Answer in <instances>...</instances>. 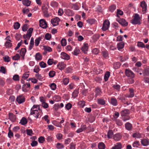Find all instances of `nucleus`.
<instances>
[{
	"mask_svg": "<svg viewBox=\"0 0 149 149\" xmlns=\"http://www.w3.org/2000/svg\"><path fill=\"white\" fill-rule=\"evenodd\" d=\"M122 146L121 143H117L112 148V149H121Z\"/></svg>",
	"mask_w": 149,
	"mask_h": 149,
	"instance_id": "obj_16",
	"label": "nucleus"
},
{
	"mask_svg": "<svg viewBox=\"0 0 149 149\" xmlns=\"http://www.w3.org/2000/svg\"><path fill=\"white\" fill-rule=\"evenodd\" d=\"M34 44V39L33 37L31 38L30 45L29 47V49L31 50L33 47Z\"/></svg>",
	"mask_w": 149,
	"mask_h": 149,
	"instance_id": "obj_31",
	"label": "nucleus"
},
{
	"mask_svg": "<svg viewBox=\"0 0 149 149\" xmlns=\"http://www.w3.org/2000/svg\"><path fill=\"white\" fill-rule=\"evenodd\" d=\"M129 90L130 92V94L128 96V97H132L134 95V90L132 88H130L129 89Z\"/></svg>",
	"mask_w": 149,
	"mask_h": 149,
	"instance_id": "obj_35",
	"label": "nucleus"
},
{
	"mask_svg": "<svg viewBox=\"0 0 149 149\" xmlns=\"http://www.w3.org/2000/svg\"><path fill=\"white\" fill-rule=\"evenodd\" d=\"M50 87L52 90H55L56 88V86L55 84L53 83L50 84Z\"/></svg>",
	"mask_w": 149,
	"mask_h": 149,
	"instance_id": "obj_56",
	"label": "nucleus"
},
{
	"mask_svg": "<svg viewBox=\"0 0 149 149\" xmlns=\"http://www.w3.org/2000/svg\"><path fill=\"white\" fill-rule=\"evenodd\" d=\"M141 19L139 15L137 13L134 14L133 19L131 21V23L133 24L140 25L141 24Z\"/></svg>",
	"mask_w": 149,
	"mask_h": 149,
	"instance_id": "obj_1",
	"label": "nucleus"
},
{
	"mask_svg": "<svg viewBox=\"0 0 149 149\" xmlns=\"http://www.w3.org/2000/svg\"><path fill=\"white\" fill-rule=\"evenodd\" d=\"M35 58L37 60H40L42 58V55L39 53H38L36 54Z\"/></svg>",
	"mask_w": 149,
	"mask_h": 149,
	"instance_id": "obj_27",
	"label": "nucleus"
},
{
	"mask_svg": "<svg viewBox=\"0 0 149 149\" xmlns=\"http://www.w3.org/2000/svg\"><path fill=\"white\" fill-rule=\"evenodd\" d=\"M132 136L134 138L136 137L137 138H139L141 137V135L139 133L136 132L133 134Z\"/></svg>",
	"mask_w": 149,
	"mask_h": 149,
	"instance_id": "obj_48",
	"label": "nucleus"
},
{
	"mask_svg": "<svg viewBox=\"0 0 149 149\" xmlns=\"http://www.w3.org/2000/svg\"><path fill=\"white\" fill-rule=\"evenodd\" d=\"M113 134V132L112 130H109L107 134V137L109 139L111 138L112 137V136Z\"/></svg>",
	"mask_w": 149,
	"mask_h": 149,
	"instance_id": "obj_42",
	"label": "nucleus"
},
{
	"mask_svg": "<svg viewBox=\"0 0 149 149\" xmlns=\"http://www.w3.org/2000/svg\"><path fill=\"white\" fill-rule=\"evenodd\" d=\"M140 146L139 142L138 141H135L133 144V146L135 148H138Z\"/></svg>",
	"mask_w": 149,
	"mask_h": 149,
	"instance_id": "obj_51",
	"label": "nucleus"
},
{
	"mask_svg": "<svg viewBox=\"0 0 149 149\" xmlns=\"http://www.w3.org/2000/svg\"><path fill=\"white\" fill-rule=\"evenodd\" d=\"M21 35L20 34L17 33L15 34V38L17 40H19L20 39Z\"/></svg>",
	"mask_w": 149,
	"mask_h": 149,
	"instance_id": "obj_60",
	"label": "nucleus"
},
{
	"mask_svg": "<svg viewBox=\"0 0 149 149\" xmlns=\"http://www.w3.org/2000/svg\"><path fill=\"white\" fill-rule=\"evenodd\" d=\"M110 76V72H109V71H107L105 73L104 75V81H107L108 80V79L109 77V76Z\"/></svg>",
	"mask_w": 149,
	"mask_h": 149,
	"instance_id": "obj_26",
	"label": "nucleus"
},
{
	"mask_svg": "<svg viewBox=\"0 0 149 149\" xmlns=\"http://www.w3.org/2000/svg\"><path fill=\"white\" fill-rule=\"evenodd\" d=\"M16 101L19 104H21L25 101V98L23 95H20L17 96L16 99Z\"/></svg>",
	"mask_w": 149,
	"mask_h": 149,
	"instance_id": "obj_6",
	"label": "nucleus"
},
{
	"mask_svg": "<svg viewBox=\"0 0 149 149\" xmlns=\"http://www.w3.org/2000/svg\"><path fill=\"white\" fill-rule=\"evenodd\" d=\"M12 45V43L10 41H6L5 43V46L7 48L11 47Z\"/></svg>",
	"mask_w": 149,
	"mask_h": 149,
	"instance_id": "obj_37",
	"label": "nucleus"
},
{
	"mask_svg": "<svg viewBox=\"0 0 149 149\" xmlns=\"http://www.w3.org/2000/svg\"><path fill=\"white\" fill-rule=\"evenodd\" d=\"M45 141V138L42 136H40L38 139V141L40 143H42Z\"/></svg>",
	"mask_w": 149,
	"mask_h": 149,
	"instance_id": "obj_52",
	"label": "nucleus"
},
{
	"mask_svg": "<svg viewBox=\"0 0 149 149\" xmlns=\"http://www.w3.org/2000/svg\"><path fill=\"white\" fill-rule=\"evenodd\" d=\"M48 9H46L44 10H42V11L44 15L46 17H48L49 16V15L48 13Z\"/></svg>",
	"mask_w": 149,
	"mask_h": 149,
	"instance_id": "obj_57",
	"label": "nucleus"
},
{
	"mask_svg": "<svg viewBox=\"0 0 149 149\" xmlns=\"http://www.w3.org/2000/svg\"><path fill=\"white\" fill-rule=\"evenodd\" d=\"M43 36H41L37 38L35 40V45L36 46L38 45L40 42L43 39Z\"/></svg>",
	"mask_w": 149,
	"mask_h": 149,
	"instance_id": "obj_21",
	"label": "nucleus"
},
{
	"mask_svg": "<svg viewBox=\"0 0 149 149\" xmlns=\"http://www.w3.org/2000/svg\"><path fill=\"white\" fill-rule=\"evenodd\" d=\"M26 50L25 48H22L21 49L20 52V54L22 56L23 59H24V56L26 52Z\"/></svg>",
	"mask_w": 149,
	"mask_h": 149,
	"instance_id": "obj_23",
	"label": "nucleus"
},
{
	"mask_svg": "<svg viewBox=\"0 0 149 149\" xmlns=\"http://www.w3.org/2000/svg\"><path fill=\"white\" fill-rule=\"evenodd\" d=\"M65 13L66 15L68 16H72L73 15V11L69 9L66 10Z\"/></svg>",
	"mask_w": 149,
	"mask_h": 149,
	"instance_id": "obj_28",
	"label": "nucleus"
},
{
	"mask_svg": "<svg viewBox=\"0 0 149 149\" xmlns=\"http://www.w3.org/2000/svg\"><path fill=\"white\" fill-rule=\"evenodd\" d=\"M125 127L126 129L129 131L130 130L132 127V124L128 122L125 124Z\"/></svg>",
	"mask_w": 149,
	"mask_h": 149,
	"instance_id": "obj_22",
	"label": "nucleus"
},
{
	"mask_svg": "<svg viewBox=\"0 0 149 149\" xmlns=\"http://www.w3.org/2000/svg\"><path fill=\"white\" fill-rule=\"evenodd\" d=\"M79 52L80 50L78 48H76L72 53L74 55L77 56L79 54Z\"/></svg>",
	"mask_w": 149,
	"mask_h": 149,
	"instance_id": "obj_38",
	"label": "nucleus"
},
{
	"mask_svg": "<svg viewBox=\"0 0 149 149\" xmlns=\"http://www.w3.org/2000/svg\"><path fill=\"white\" fill-rule=\"evenodd\" d=\"M141 143L143 146H146L149 144V140L145 139H143L141 140Z\"/></svg>",
	"mask_w": 149,
	"mask_h": 149,
	"instance_id": "obj_19",
	"label": "nucleus"
},
{
	"mask_svg": "<svg viewBox=\"0 0 149 149\" xmlns=\"http://www.w3.org/2000/svg\"><path fill=\"white\" fill-rule=\"evenodd\" d=\"M40 26L43 29L46 28L47 27V22L44 19H42L39 21Z\"/></svg>",
	"mask_w": 149,
	"mask_h": 149,
	"instance_id": "obj_8",
	"label": "nucleus"
},
{
	"mask_svg": "<svg viewBox=\"0 0 149 149\" xmlns=\"http://www.w3.org/2000/svg\"><path fill=\"white\" fill-rule=\"evenodd\" d=\"M61 44L63 46H65L67 44L66 40L65 38H63L61 40Z\"/></svg>",
	"mask_w": 149,
	"mask_h": 149,
	"instance_id": "obj_40",
	"label": "nucleus"
},
{
	"mask_svg": "<svg viewBox=\"0 0 149 149\" xmlns=\"http://www.w3.org/2000/svg\"><path fill=\"white\" fill-rule=\"evenodd\" d=\"M143 74L144 75L148 76L149 75V69L148 68H145L143 71Z\"/></svg>",
	"mask_w": 149,
	"mask_h": 149,
	"instance_id": "obj_47",
	"label": "nucleus"
},
{
	"mask_svg": "<svg viewBox=\"0 0 149 149\" xmlns=\"http://www.w3.org/2000/svg\"><path fill=\"white\" fill-rule=\"evenodd\" d=\"M116 21L123 26H127L128 25V22L124 19L118 17L116 19Z\"/></svg>",
	"mask_w": 149,
	"mask_h": 149,
	"instance_id": "obj_3",
	"label": "nucleus"
},
{
	"mask_svg": "<svg viewBox=\"0 0 149 149\" xmlns=\"http://www.w3.org/2000/svg\"><path fill=\"white\" fill-rule=\"evenodd\" d=\"M72 104L68 103L66 104L65 106V107L67 109L69 110L72 108Z\"/></svg>",
	"mask_w": 149,
	"mask_h": 149,
	"instance_id": "obj_58",
	"label": "nucleus"
},
{
	"mask_svg": "<svg viewBox=\"0 0 149 149\" xmlns=\"http://www.w3.org/2000/svg\"><path fill=\"white\" fill-rule=\"evenodd\" d=\"M60 20V19L58 17H56L51 19V22L53 26H55L58 25Z\"/></svg>",
	"mask_w": 149,
	"mask_h": 149,
	"instance_id": "obj_7",
	"label": "nucleus"
},
{
	"mask_svg": "<svg viewBox=\"0 0 149 149\" xmlns=\"http://www.w3.org/2000/svg\"><path fill=\"white\" fill-rule=\"evenodd\" d=\"M9 118L10 120L12 122H14L16 120V117L13 113H9L8 114Z\"/></svg>",
	"mask_w": 149,
	"mask_h": 149,
	"instance_id": "obj_9",
	"label": "nucleus"
},
{
	"mask_svg": "<svg viewBox=\"0 0 149 149\" xmlns=\"http://www.w3.org/2000/svg\"><path fill=\"white\" fill-rule=\"evenodd\" d=\"M124 43L123 42L119 43L117 45V48L118 50L122 49L124 46Z\"/></svg>",
	"mask_w": 149,
	"mask_h": 149,
	"instance_id": "obj_30",
	"label": "nucleus"
},
{
	"mask_svg": "<svg viewBox=\"0 0 149 149\" xmlns=\"http://www.w3.org/2000/svg\"><path fill=\"white\" fill-rule=\"evenodd\" d=\"M98 147L99 149H105V146L104 143L100 142L98 143Z\"/></svg>",
	"mask_w": 149,
	"mask_h": 149,
	"instance_id": "obj_29",
	"label": "nucleus"
},
{
	"mask_svg": "<svg viewBox=\"0 0 149 149\" xmlns=\"http://www.w3.org/2000/svg\"><path fill=\"white\" fill-rule=\"evenodd\" d=\"M123 14V12L121 10L118 9L117 10V16L118 17L120 18L118 15H122Z\"/></svg>",
	"mask_w": 149,
	"mask_h": 149,
	"instance_id": "obj_49",
	"label": "nucleus"
},
{
	"mask_svg": "<svg viewBox=\"0 0 149 149\" xmlns=\"http://www.w3.org/2000/svg\"><path fill=\"white\" fill-rule=\"evenodd\" d=\"M29 72H27L24 73L23 75L22 76V78L24 79H25L28 78L29 75Z\"/></svg>",
	"mask_w": 149,
	"mask_h": 149,
	"instance_id": "obj_46",
	"label": "nucleus"
},
{
	"mask_svg": "<svg viewBox=\"0 0 149 149\" xmlns=\"http://www.w3.org/2000/svg\"><path fill=\"white\" fill-rule=\"evenodd\" d=\"M95 21V19H89L87 20V22L91 25L94 24Z\"/></svg>",
	"mask_w": 149,
	"mask_h": 149,
	"instance_id": "obj_32",
	"label": "nucleus"
},
{
	"mask_svg": "<svg viewBox=\"0 0 149 149\" xmlns=\"http://www.w3.org/2000/svg\"><path fill=\"white\" fill-rule=\"evenodd\" d=\"M45 38L48 40H49L51 38V35L49 33H47L45 36Z\"/></svg>",
	"mask_w": 149,
	"mask_h": 149,
	"instance_id": "obj_61",
	"label": "nucleus"
},
{
	"mask_svg": "<svg viewBox=\"0 0 149 149\" xmlns=\"http://www.w3.org/2000/svg\"><path fill=\"white\" fill-rule=\"evenodd\" d=\"M39 65L42 68H45L46 66V64L43 61H41L39 63Z\"/></svg>",
	"mask_w": 149,
	"mask_h": 149,
	"instance_id": "obj_64",
	"label": "nucleus"
},
{
	"mask_svg": "<svg viewBox=\"0 0 149 149\" xmlns=\"http://www.w3.org/2000/svg\"><path fill=\"white\" fill-rule=\"evenodd\" d=\"M33 29L32 28H30L27 31L26 35L24 34L23 35V38L24 39L28 38L29 39L31 36V34L33 32Z\"/></svg>",
	"mask_w": 149,
	"mask_h": 149,
	"instance_id": "obj_5",
	"label": "nucleus"
},
{
	"mask_svg": "<svg viewBox=\"0 0 149 149\" xmlns=\"http://www.w3.org/2000/svg\"><path fill=\"white\" fill-rule=\"evenodd\" d=\"M117 101L116 99L114 98H112L110 100V103L113 106H116L117 105Z\"/></svg>",
	"mask_w": 149,
	"mask_h": 149,
	"instance_id": "obj_20",
	"label": "nucleus"
},
{
	"mask_svg": "<svg viewBox=\"0 0 149 149\" xmlns=\"http://www.w3.org/2000/svg\"><path fill=\"white\" fill-rule=\"evenodd\" d=\"M125 74L126 76L128 77L134 78L135 77L134 74L129 69H125Z\"/></svg>",
	"mask_w": 149,
	"mask_h": 149,
	"instance_id": "obj_2",
	"label": "nucleus"
},
{
	"mask_svg": "<svg viewBox=\"0 0 149 149\" xmlns=\"http://www.w3.org/2000/svg\"><path fill=\"white\" fill-rule=\"evenodd\" d=\"M122 136L120 134H116L114 135L113 136V139L115 141L120 140L122 138Z\"/></svg>",
	"mask_w": 149,
	"mask_h": 149,
	"instance_id": "obj_17",
	"label": "nucleus"
},
{
	"mask_svg": "<svg viewBox=\"0 0 149 149\" xmlns=\"http://www.w3.org/2000/svg\"><path fill=\"white\" fill-rule=\"evenodd\" d=\"M95 97H97L98 96L101 95L102 93V92L100 88L98 87L96 88L95 90Z\"/></svg>",
	"mask_w": 149,
	"mask_h": 149,
	"instance_id": "obj_18",
	"label": "nucleus"
},
{
	"mask_svg": "<svg viewBox=\"0 0 149 149\" xmlns=\"http://www.w3.org/2000/svg\"><path fill=\"white\" fill-rule=\"evenodd\" d=\"M22 3L24 6H29L31 4V1L29 0H23L22 1Z\"/></svg>",
	"mask_w": 149,
	"mask_h": 149,
	"instance_id": "obj_25",
	"label": "nucleus"
},
{
	"mask_svg": "<svg viewBox=\"0 0 149 149\" xmlns=\"http://www.w3.org/2000/svg\"><path fill=\"white\" fill-rule=\"evenodd\" d=\"M3 60L4 61L6 62H9L10 61V57L8 56H6L4 57H3Z\"/></svg>",
	"mask_w": 149,
	"mask_h": 149,
	"instance_id": "obj_54",
	"label": "nucleus"
},
{
	"mask_svg": "<svg viewBox=\"0 0 149 149\" xmlns=\"http://www.w3.org/2000/svg\"><path fill=\"white\" fill-rule=\"evenodd\" d=\"M56 148L58 149H61L64 148L63 145L61 143H58L56 144Z\"/></svg>",
	"mask_w": 149,
	"mask_h": 149,
	"instance_id": "obj_41",
	"label": "nucleus"
},
{
	"mask_svg": "<svg viewBox=\"0 0 149 149\" xmlns=\"http://www.w3.org/2000/svg\"><path fill=\"white\" fill-rule=\"evenodd\" d=\"M116 9V6L114 5H111L109 7V10L111 12L113 11Z\"/></svg>",
	"mask_w": 149,
	"mask_h": 149,
	"instance_id": "obj_55",
	"label": "nucleus"
},
{
	"mask_svg": "<svg viewBox=\"0 0 149 149\" xmlns=\"http://www.w3.org/2000/svg\"><path fill=\"white\" fill-rule=\"evenodd\" d=\"M110 25V22L108 20H105L103 24L102 29L103 31H106L107 30Z\"/></svg>",
	"mask_w": 149,
	"mask_h": 149,
	"instance_id": "obj_4",
	"label": "nucleus"
},
{
	"mask_svg": "<svg viewBox=\"0 0 149 149\" xmlns=\"http://www.w3.org/2000/svg\"><path fill=\"white\" fill-rule=\"evenodd\" d=\"M112 87L114 89L118 91L120 89V86L118 84L114 85H113Z\"/></svg>",
	"mask_w": 149,
	"mask_h": 149,
	"instance_id": "obj_62",
	"label": "nucleus"
},
{
	"mask_svg": "<svg viewBox=\"0 0 149 149\" xmlns=\"http://www.w3.org/2000/svg\"><path fill=\"white\" fill-rule=\"evenodd\" d=\"M133 78H128L127 79V83L129 84H133L134 82V81Z\"/></svg>",
	"mask_w": 149,
	"mask_h": 149,
	"instance_id": "obj_50",
	"label": "nucleus"
},
{
	"mask_svg": "<svg viewBox=\"0 0 149 149\" xmlns=\"http://www.w3.org/2000/svg\"><path fill=\"white\" fill-rule=\"evenodd\" d=\"M102 54L104 58H106L108 56V53L107 51H104L102 52Z\"/></svg>",
	"mask_w": 149,
	"mask_h": 149,
	"instance_id": "obj_53",
	"label": "nucleus"
},
{
	"mask_svg": "<svg viewBox=\"0 0 149 149\" xmlns=\"http://www.w3.org/2000/svg\"><path fill=\"white\" fill-rule=\"evenodd\" d=\"M20 24L18 22H15L13 25L14 28L16 30L18 29L20 27Z\"/></svg>",
	"mask_w": 149,
	"mask_h": 149,
	"instance_id": "obj_34",
	"label": "nucleus"
},
{
	"mask_svg": "<svg viewBox=\"0 0 149 149\" xmlns=\"http://www.w3.org/2000/svg\"><path fill=\"white\" fill-rule=\"evenodd\" d=\"M140 6L143 8V11L146 12L147 8V5L145 1H142L141 3Z\"/></svg>",
	"mask_w": 149,
	"mask_h": 149,
	"instance_id": "obj_12",
	"label": "nucleus"
},
{
	"mask_svg": "<svg viewBox=\"0 0 149 149\" xmlns=\"http://www.w3.org/2000/svg\"><path fill=\"white\" fill-rule=\"evenodd\" d=\"M20 58V56L18 54H16L15 56L12 57V59L15 60H18Z\"/></svg>",
	"mask_w": 149,
	"mask_h": 149,
	"instance_id": "obj_44",
	"label": "nucleus"
},
{
	"mask_svg": "<svg viewBox=\"0 0 149 149\" xmlns=\"http://www.w3.org/2000/svg\"><path fill=\"white\" fill-rule=\"evenodd\" d=\"M50 5L53 7H56L58 6V3L56 1H53L51 2Z\"/></svg>",
	"mask_w": 149,
	"mask_h": 149,
	"instance_id": "obj_43",
	"label": "nucleus"
},
{
	"mask_svg": "<svg viewBox=\"0 0 149 149\" xmlns=\"http://www.w3.org/2000/svg\"><path fill=\"white\" fill-rule=\"evenodd\" d=\"M130 113L128 109H126L122 110L120 112V114L122 116H125Z\"/></svg>",
	"mask_w": 149,
	"mask_h": 149,
	"instance_id": "obj_15",
	"label": "nucleus"
},
{
	"mask_svg": "<svg viewBox=\"0 0 149 149\" xmlns=\"http://www.w3.org/2000/svg\"><path fill=\"white\" fill-rule=\"evenodd\" d=\"M88 49V45L87 43L84 44L81 47V50L84 53L86 54Z\"/></svg>",
	"mask_w": 149,
	"mask_h": 149,
	"instance_id": "obj_10",
	"label": "nucleus"
},
{
	"mask_svg": "<svg viewBox=\"0 0 149 149\" xmlns=\"http://www.w3.org/2000/svg\"><path fill=\"white\" fill-rule=\"evenodd\" d=\"M40 70V69L39 66H36L35 67L33 70V71L36 73H38Z\"/></svg>",
	"mask_w": 149,
	"mask_h": 149,
	"instance_id": "obj_59",
	"label": "nucleus"
},
{
	"mask_svg": "<svg viewBox=\"0 0 149 149\" xmlns=\"http://www.w3.org/2000/svg\"><path fill=\"white\" fill-rule=\"evenodd\" d=\"M61 99V97L58 95H55L53 97V100L56 102L60 101Z\"/></svg>",
	"mask_w": 149,
	"mask_h": 149,
	"instance_id": "obj_33",
	"label": "nucleus"
},
{
	"mask_svg": "<svg viewBox=\"0 0 149 149\" xmlns=\"http://www.w3.org/2000/svg\"><path fill=\"white\" fill-rule=\"evenodd\" d=\"M78 93V91L77 90H75L72 93V96L74 98H75L77 96Z\"/></svg>",
	"mask_w": 149,
	"mask_h": 149,
	"instance_id": "obj_45",
	"label": "nucleus"
},
{
	"mask_svg": "<svg viewBox=\"0 0 149 149\" xmlns=\"http://www.w3.org/2000/svg\"><path fill=\"white\" fill-rule=\"evenodd\" d=\"M97 103L99 105H102L105 104L106 102L105 100L102 98H99L97 99Z\"/></svg>",
	"mask_w": 149,
	"mask_h": 149,
	"instance_id": "obj_13",
	"label": "nucleus"
},
{
	"mask_svg": "<svg viewBox=\"0 0 149 149\" xmlns=\"http://www.w3.org/2000/svg\"><path fill=\"white\" fill-rule=\"evenodd\" d=\"M27 134L29 136H31L32 134H33V131L31 129L27 130H26Z\"/></svg>",
	"mask_w": 149,
	"mask_h": 149,
	"instance_id": "obj_63",
	"label": "nucleus"
},
{
	"mask_svg": "<svg viewBox=\"0 0 149 149\" xmlns=\"http://www.w3.org/2000/svg\"><path fill=\"white\" fill-rule=\"evenodd\" d=\"M55 72L53 70L50 71L49 73V76L50 77H53L55 75Z\"/></svg>",
	"mask_w": 149,
	"mask_h": 149,
	"instance_id": "obj_39",
	"label": "nucleus"
},
{
	"mask_svg": "<svg viewBox=\"0 0 149 149\" xmlns=\"http://www.w3.org/2000/svg\"><path fill=\"white\" fill-rule=\"evenodd\" d=\"M61 57L63 59L68 60L70 59V57L66 53L62 52L61 54Z\"/></svg>",
	"mask_w": 149,
	"mask_h": 149,
	"instance_id": "obj_11",
	"label": "nucleus"
},
{
	"mask_svg": "<svg viewBox=\"0 0 149 149\" xmlns=\"http://www.w3.org/2000/svg\"><path fill=\"white\" fill-rule=\"evenodd\" d=\"M27 119L25 117H23L20 120L19 123L22 125H25L27 124Z\"/></svg>",
	"mask_w": 149,
	"mask_h": 149,
	"instance_id": "obj_24",
	"label": "nucleus"
},
{
	"mask_svg": "<svg viewBox=\"0 0 149 149\" xmlns=\"http://www.w3.org/2000/svg\"><path fill=\"white\" fill-rule=\"evenodd\" d=\"M57 66L60 70H62L65 68V65L63 62H60L58 64Z\"/></svg>",
	"mask_w": 149,
	"mask_h": 149,
	"instance_id": "obj_14",
	"label": "nucleus"
},
{
	"mask_svg": "<svg viewBox=\"0 0 149 149\" xmlns=\"http://www.w3.org/2000/svg\"><path fill=\"white\" fill-rule=\"evenodd\" d=\"M78 104L80 107L83 108L85 105V102L84 101H80L78 102Z\"/></svg>",
	"mask_w": 149,
	"mask_h": 149,
	"instance_id": "obj_36",
	"label": "nucleus"
}]
</instances>
